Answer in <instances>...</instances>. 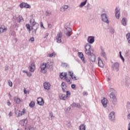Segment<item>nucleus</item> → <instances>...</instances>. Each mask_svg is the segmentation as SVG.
<instances>
[{"mask_svg":"<svg viewBox=\"0 0 130 130\" xmlns=\"http://www.w3.org/2000/svg\"><path fill=\"white\" fill-rule=\"evenodd\" d=\"M32 29V35L36 36L37 29L39 28V23L35 21V19L31 18L29 21Z\"/></svg>","mask_w":130,"mask_h":130,"instance_id":"obj_1","label":"nucleus"},{"mask_svg":"<svg viewBox=\"0 0 130 130\" xmlns=\"http://www.w3.org/2000/svg\"><path fill=\"white\" fill-rule=\"evenodd\" d=\"M102 20L105 23L107 24H109V20H108V18L107 17V15L105 13H103L101 15Z\"/></svg>","mask_w":130,"mask_h":130,"instance_id":"obj_2","label":"nucleus"},{"mask_svg":"<svg viewBox=\"0 0 130 130\" xmlns=\"http://www.w3.org/2000/svg\"><path fill=\"white\" fill-rule=\"evenodd\" d=\"M112 69H113V71H116V72H118L119 71V63L116 62L113 63L112 66Z\"/></svg>","mask_w":130,"mask_h":130,"instance_id":"obj_3","label":"nucleus"},{"mask_svg":"<svg viewBox=\"0 0 130 130\" xmlns=\"http://www.w3.org/2000/svg\"><path fill=\"white\" fill-rule=\"evenodd\" d=\"M41 72L43 74H46V70H45V69L47 68V66H46V63H43L41 66Z\"/></svg>","mask_w":130,"mask_h":130,"instance_id":"obj_4","label":"nucleus"},{"mask_svg":"<svg viewBox=\"0 0 130 130\" xmlns=\"http://www.w3.org/2000/svg\"><path fill=\"white\" fill-rule=\"evenodd\" d=\"M61 37H62V33L60 31L57 34L56 38L57 43H61Z\"/></svg>","mask_w":130,"mask_h":130,"instance_id":"obj_5","label":"nucleus"},{"mask_svg":"<svg viewBox=\"0 0 130 130\" xmlns=\"http://www.w3.org/2000/svg\"><path fill=\"white\" fill-rule=\"evenodd\" d=\"M120 9L119 7H116L115 9V17L118 20L120 18Z\"/></svg>","mask_w":130,"mask_h":130,"instance_id":"obj_6","label":"nucleus"},{"mask_svg":"<svg viewBox=\"0 0 130 130\" xmlns=\"http://www.w3.org/2000/svg\"><path fill=\"white\" fill-rule=\"evenodd\" d=\"M109 119L111 121L115 120V113L114 112H111L109 115Z\"/></svg>","mask_w":130,"mask_h":130,"instance_id":"obj_7","label":"nucleus"},{"mask_svg":"<svg viewBox=\"0 0 130 130\" xmlns=\"http://www.w3.org/2000/svg\"><path fill=\"white\" fill-rule=\"evenodd\" d=\"M101 56H103V57H104L106 60H107L106 53L105 52V51H104V48H103V47H101Z\"/></svg>","mask_w":130,"mask_h":130,"instance_id":"obj_8","label":"nucleus"},{"mask_svg":"<svg viewBox=\"0 0 130 130\" xmlns=\"http://www.w3.org/2000/svg\"><path fill=\"white\" fill-rule=\"evenodd\" d=\"M19 7L21 9H23V8H25L26 9H29L30 6L27 3H22L20 4Z\"/></svg>","mask_w":130,"mask_h":130,"instance_id":"obj_9","label":"nucleus"},{"mask_svg":"<svg viewBox=\"0 0 130 130\" xmlns=\"http://www.w3.org/2000/svg\"><path fill=\"white\" fill-rule=\"evenodd\" d=\"M37 102L38 104H39V105H40L41 106L44 105V101L43 100V99L41 97L38 98L37 99Z\"/></svg>","mask_w":130,"mask_h":130,"instance_id":"obj_10","label":"nucleus"},{"mask_svg":"<svg viewBox=\"0 0 130 130\" xmlns=\"http://www.w3.org/2000/svg\"><path fill=\"white\" fill-rule=\"evenodd\" d=\"M87 41L88 43L92 44V43H94V42L95 41V37L93 36H89L87 39Z\"/></svg>","mask_w":130,"mask_h":130,"instance_id":"obj_11","label":"nucleus"},{"mask_svg":"<svg viewBox=\"0 0 130 130\" xmlns=\"http://www.w3.org/2000/svg\"><path fill=\"white\" fill-rule=\"evenodd\" d=\"M28 123V120L27 118L25 119H22L20 121L19 123L21 124L22 126H26L27 125V123Z\"/></svg>","mask_w":130,"mask_h":130,"instance_id":"obj_12","label":"nucleus"},{"mask_svg":"<svg viewBox=\"0 0 130 130\" xmlns=\"http://www.w3.org/2000/svg\"><path fill=\"white\" fill-rule=\"evenodd\" d=\"M78 56L80 58H81V60L83 63H86V61H85V57L84 56V54H83L82 52H78Z\"/></svg>","mask_w":130,"mask_h":130,"instance_id":"obj_13","label":"nucleus"},{"mask_svg":"<svg viewBox=\"0 0 130 130\" xmlns=\"http://www.w3.org/2000/svg\"><path fill=\"white\" fill-rule=\"evenodd\" d=\"M46 64L47 66V69H52V67L53 66V62L50 60H48Z\"/></svg>","mask_w":130,"mask_h":130,"instance_id":"obj_14","label":"nucleus"},{"mask_svg":"<svg viewBox=\"0 0 130 130\" xmlns=\"http://www.w3.org/2000/svg\"><path fill=\"white\" fill-rule=\"evenodd\" d=\"M102 104L103 105V107L105 108L107 107V103L108 102V100H107L106 98H104L103 100H102Z\"/></svg>","mask_w":130,"mask_h":130,"instance_id":"obj_15","label":"nucleus"},{"mask_svg":"<svg viewBox=\"0 0 130 130\" xmlns=\"http://www.w3.org/2000/svg\"><path fill=\"white\" fill-rule=\"evenodd\" d=\"M44 88L45 90H49L50 89V83L46 82L44 83Z\"/></svg>","mask_w":130,"mask_h":130,"instance_id":"obj_16","label":"nucleus"},{"mask_svg":"<svg viewBox=\"0 0 130 130\" xmlns=\"http://www.w3.org/2000/svg\"><path fill=\"white\" fill-rule=\"evenodd\" d=\"M66 30H67V32L66 33V36L68 37H70L71 36V32H72L73 30H72V28L70 27H65Z\"/></svg>","mask_w":130,"mask_h":130,"instance_id":"obj_17","label":"nucleus"},{"mask_svg":"<svg viewBox=\"0 0 130 130\" xmlns=\"http://www.w3.org/2000/svg\"><path fill=\"white\" fill-rule=\"evenodd\" d=\"M98 66L100 68H104V64L103 63V61H102L100 57H99L98 58Z\"/></svg>","mask_w":130,"mask_h":130,"instance_id":"obj_18","label":"nucleus"},{"mask_svg":"<svg viewBox=\"0 0 130 130\" xmlns=\"http://www.w3.org/2000/svg\"><path fill=\"white\" fill-rule=\"evenodd\" d=\"M8 29L7 27H5V26L2 25L0 27V34L2 33H5V32H7Z\"/></svg>","mask_w":130,"mask_h":130,"instance_id":"obj_19","label":"nucleus"},{"mask_svg":"<svg viewBox=\"0 0 130 130\" xmlns=\"http://www.w3.org/2000/svg\"><path fill=\"white\" fill-rule=\"evenodd\" d=\"M28 69L30 72L33 73L35 71V64L32 63L30 66H29Z\"/></svg>","mask_w":130,"mask_h":130,"instance_id":"obj_20","label":"nucleus"},{"mask_svg":"<svg viewBox=\"0 0 130 130\" xmlns=\"http://www.w3.org/2000/svg\"><path fill=\"white\" fill-rule=\"evenodd\" d=\"M14 99V102H15L16 104H20V103L22 101V100L18 98V96H15Z\"/></svg>","mask_w":130,"mask_h":130,"instance_id":"obj_21","label":"nucleus"},{"mask_svg":"<svg viewBox=\"0 0 130 130\" xmlns=\"http://www.w3.org/2000/svg\"><path fill=\"white\" fill-rule=\"evenodd\" d=\"M61 87L62 88V91L64 93H66V88H67V85H66V83L64 82H62L61 84Z\"/></svg>","mask_w":130,"mask_h":130,"instance_id":"obj_22","label":"nucleus"},{"mask_svg":"<svg viewBox=\"0 0 130 130\" xmlns=\"http://www.w3.org/2000/svg\"><path fill=\"white\" fill-rule=\"evenodd\" d=\"M25 130H34V126L32 125L26 126L25 127Z\"/></svg>","mask_w":130,"mask_h":130,"instance_id":"obj_23","label":"nucleus"},{"mask_svg":"<svg viewBox=\"0 0 130 130\" xmlns=\"http://www.w3.org/2000/svg\"><path fill=\"white\" fill-rule=\"evenodd\" d=\"M67 74L66 73H61L60 74L59 77L60 79L62 80L63 78H64V79H65V78H67Z\"/></svg>","mask_w":130,"mask_h":130,"instance_id":"obj_24","label":"nucleus"},{"mask_svg":"<svg viewBox=\"0 0 130 130\" xmlns=\"http://www.w3.org/2000/svg\"><path fill=\"white\" fill-rule=\"evenodd\" d=\"M90 59L91 61H92V62H95V60H96V56H95V55H94L93 53L92 54L90 55Z\"/></svg>","mask_w":130,"mask_h":130,"instance_id":"obj_25","label":"nucleus"},{"mask_svg":"<svg viewBox=\"0 0 130 130\" xmlns=\"http://www.w3.org/2000/svg\"><path fill=\"white\" fill-rule=\"evenodd\" d=\"M110 98H112L113 100H116V97L115 96V94H114V92H111L110 94Z\"/></svg>","mask_w":130,"mask_h":130,"instance_id":"obj_26","label":"nucleus"},{"mask_svg":"<svg viewBox=\"0 0 130 130\" xmlns=\"http://www.w3.org/2000/svg\"><path fill=\"white\" fill-rule=\"evenodd\" d=\"M59 98L61 100H66L67 99L66 94H62L59 96Z\"/></svg>","mask_w":130,"mask_h":130,"instance_id":"obj_27","label":"nucleus"},{"mask_svg":"<svg viewBox=\"0 0 130 130\" xmlns=\"http://www.w3.org/2000/svg\"><path fill=\"white\" fill-rule=\"evenodd\" d=\"M121 24H123V26H126V19L125 18L123 17L121 20Z\"/></svg>","mask_w":130,"mask_h":130,"instance_id":"obj_28","label":"nucleus"},{"mask_svg":"<svg viewBox=\"0 0 130 130\" xmlns=\"http://www.w3.org/2000/svg\"><path fill=\"white\" fill-rule=\"evenodd\" d=\"M22 21H24V19H23V17L22 16L19 15L18 16V18H17V22L18 23H21Z\"/></svg>","mask_w":130,"mask_h":130,"instance_id":"obj_29","label":"nucleus"},{"mask_svg":"<svg viewBox=\"0 0 130 130\" xmlns=\"http://www.w3.org/2000/svg\"><path fill=\"white\" fill-rule=\"evenodd\" d=\"M80 130H85L86 129V125L82 124L79 126Z\"/></svg>","mask_w":130,"mask_h":130,"instance_id":"obj_30","label":"nucleus"},{"mask_svg":"<svg viewBox=\"0 0 130 130\" xmlns=\"http://www.w3.org/2000/svg\"><path fill=\"white\" fill-rule=\"evenodd\" d=\"M85 50H91V45L87 44L85 45Z\"/></svg>","mask_w":130,"mask_h":130,"instance_id":"obj_31","label":"nucleus"},{"mask_svg":"<svg viewBox=\"0 0 130 130\" xmlns=\"http://www.w3.org/2000/svg\"><path fill=\"white\" fill-rule=\"evenodd\" d=\"M86 4H87V0H85L84 2H82L79 5V8H83V7L86 5Z\"/></svg>","mask_w":130,"mask_h":130,"instance_id":"obj_32","label":"nucleus"},{"mask_svg":"<svg viewBox=\"0 0 130 130\" xmlns=\"http://www.w3.org/2000/svg\"><path fill=\"white\" fill-rule=\"evenodd\" d=\"M29 107H31V108H33L34 106H35V102L34 101H31L29 105Z\"/></svg>","mask_w":130,"mask_h":130,"instance_id":"obj_33","label":"nucleus"},{"mask_svg":"<svg viewBox=\"0 0 130 130\" xmlns=\"http://www.w3.org/2000/svg\"><path fill=\"white\" fill-rule=\"evenodd\" d=\"M64 80H66V82H67V83L68 84H69V85H71V84H72V81L71 80V79H70L69 78H68L67 76H66V78H65L64 79Z\"/></svg>","mask_w":130,"mask_h":130,"instance_id":"obj_34","label":"nucleus"},{"mask_svg":"<svg viewBox=\"0 0 130 130\" xmlns=\"http://www.w3.org/2000/svg\"><path fill=\"white\" fill-rule=\"evenodd\" d=\"M127 40L128 41V43H129L130 44V33L128 32L126 35Z\"/></svg>","mask_w":130,"mask_h":130,"instance_id":"obj_35","label":"nucleus"},{"mask_svg":"<svg viewBox=\"0 0 130 130\" xmlns=\"http://www.w3.org/2000/svg\"><path fill=\"white\" fill-rule=\"evenodd\" d=\"M85 53L87 55H92L93 53H91V50H85Z\"/></svg>","mask_w":130,"mask_h":130,"instance_id":"obj_36","label":"nucleus"},{"mask_svg":"<svg viewBox=\"0 0 130 130\" xmlns=\"http://www.w3.org/2000/svg\"><path fill=\"white\" fill-rule=\"evenodd\" d=\"M25 27H26V29L29 30V32L31 31V25L29 23H27L25 25Z\"/></svg>","mask_w":130,"mask_h":130,"instance_id":"obj_37","label":"nucleus"},{"mask_svg":"<svg viewBox=\"0 0 130 130\" xmlns=\"http://www.w3.org/2000/svg\"><path fill=\"white\" fill-rule=\"evenodd\" d=\"M52 13H51V11H46V16H51Z\"/></svg>","mask_w":130,"mask_h":130,"instance_id":"obj_38","label":"nucleus"},{"mask_svg":"<svg viewBox=\"0 0 130 130\" xmlns=\"http://www.w3.org/2000/svg\"><path fill=\"white\" fill-rule=\"evenodd\" d=\"M55 53L53 52L51 54H48L47 56H49V57H52V56L55 57Z\"/></svg>","mask_w":130,"mask_h":130,"instance_id":"obj_39","label":"nucleus"},{"mask_svg":"<svg viewBox=\"0 0 130 130\" xmlns=\"http://www.w3.org/2000/svg\"><path fill=\"white\" fill-rule=\"evenodd\" d=\"M66 97L68 99V97H70V96H71V92L69 91H66Z\"/></svg>","mask_w":130,"mask_h":130,"instance_id":"obj_40","label":"nucleus"},{"mask_svg":"<svg viewBox=\"0 0 130 130\" xmlns=\"http://www.w3.org/2000/svg\"><path fill=\"white\" fill-rule=\"evenodd\" d=\"M119 56L121 59H122V61H124V58H123V56H122V55H121V51L119 52Z\"/></svg>","mask_w":130,"mask_h":130,"instance_id":"obj_41","label":"nucleus"},{"mask_svg":"<svg viewBox=\"0 0 130 130\" xmlns=\"http://www.w3.org/2000/svg\"><path fill=\"white\" fill-rule=\"evenodd\" d=\"M69 66V64L67 63H61V67L63 68H64V67H68Z\"/></svg>","mask_w":130,"mask_h":130,"instance_id":"obj_42","label":"nucleus"},{"mask_svg":"<svg viewBox=\"0 0 130 130\" xmlns=\"http://www.w3.org/2000/svg\"><path fill=\"white\" fill-rule=\"evenodd\" d=\"M68 75H69V76L72 77L73 76H74V73L71 71H69Z\"/></svg>","mask_w":130,"mask_h":130,"instance_id":"obj_43","label":"nucleus"},{"mask_svg":"<svg viewBox=\"0 0 130 130\" xmlns=\"http://www.w3.org/2000/svg\"><path fill=\"white\" fill-rule=\"evenodd\" d=\"M29 41L30 42H31V43H33V42H34V41H35V39H34V37H32V38H31L29 39Z\"/></svg>","mask_w":130,"mask_h":130,"instance_id":"obj_44","label":"nucleus"},{"mask_svg":"<svg viewBox=\"0 0 130 130\" xmlns=\"http://www.w3.org/2000/svg\"><path fill=\"white\" fill-rule=\"evenodd\" d=\"M76 107L77 108H79V109H81V108H82V106L80 104H76Z\"/></svg>","mask_w":130,"mask_h":130,"instance_id":"obj_45","label":"nucleus"},{"mask_svg":"<svg viewBox=\"0 0 130 130\" xmlns=\"http://www.w3.org/2000/svg\"><path fill=\"white\" fill-rule=\"evenodd\" d=\"M12 36H13V37H16V32L14 31H12L11 32Z\"/></svg>","mask_w":130,"mask_h":130,"instance_id":"obj_46","label":"nucleus"},{"mask_svg":"<svg viewBox=\"0 0 130 130\" xmlns=\"http://www.w3.org/2000/svg\"><path fill=\"white\" fill-rule=\"evenodd\" d=\"M63 10H64V11H65V10H68V9H69V6H68V5H64V6H63Z\"/></svg>","mask_w":130,"mask_h":130,"instance_id":"obj_47","label":"nucleus"},{"mask_svg":"<svg viewBox=\"0 0 130 130\" xmlns=\"http://www.w3.org/2000/svg\"><path fill=\"white\" fill-rule=\"evenodd\" d=\"M8 85H9V86H10V87H12V86H13V82H12V81H9Z\"/></svg>","mask_w":130,"mask_h":130,"instance_id":"obj_48","label":"nucleus"},{"mask_svg":"<svg viewBox=\"0 0 130 130\" xmlns=\"http://www.w3.org/2000/svg\"><path fill=\"white\" fill-rule=\"evenodd\" d=\"M72 79L74 80V81H77L78 79H77V77L76 76H74V75L71 77Z\"/></svg>","mask_w":130,"mask_h":130,"instance_id":"obj_49","label":"nucleus"},{"mask_svg":"<svg viewBox=\"0 0 130 130\" xmlns=\"http://www.w3.org/2000/svg\"><path fill=\"white\" fill-rule=\"evenodd\" d=\"M86 8H87V10H91V5L87 4Z\"/></svg>","mask_w":130,"mask_h":130,"instance_id":"obj_50","label":"nucleus"},{"mask_svg":"<svg viewBox=\"0 0 130 130\" xmlns=\"http://www.w3.org/2000/svg\"><path fill=\"white\" fill-rule=\"evenodd\" d=\"M22 115H23V113L22 112V111H19L18 112V116H22Z\"/></svg>","mask_w":130,"mask_h":130,"instance_id":"obj_51","label":"nucleus"},{"mask_svg":"<svg viewBox=\"0 0 130 130\" xmlns=\"http://www.w3.org/2000/svg\"><path fill=\"white\" fill-rule=\"evenodd\" d=\"M72 107H77V104L75 103H73L72 105H71Z\"/></svg>","mask_w":130,"mask_h":130,"instance_id":"obj_52","label":"nucleus"},{"mask_svg":"<svg viewBox=\"0 0 130 130\" xmlns=\"http://www.w3.org/2000/svg\"><path fill=\"white\" fill-rule=\"evenodd\" d=\"M41 27L43 28V29H45L44 26H43V23L42 22H40Z\"/></svg>","mask_w":130,"mask_h":130,"instance_id":"obj_53","label":"nucleus"},{"mask_svg":"<svg viewBox=\"0 0 130 130\" xmlns=\"http://www.w3.org/2000/svg\"><path fill=\"white\" fill-rule=\"evenodd\" d=\"M83 96H87V95H88V92L87 91H83Z\"/></svg>","mask_w":130,"mask_h":130,"instance_id":"obj_54","label":"nucleus"},{"mask_svg":"<svg viewBox=\"0 0 130 130\" xmlns=\"http://www.w3.org/2000/svg\"><path fill=\"white\" fill-rule=\"evenodd\" d=\"M26 75L27 77H31L32 76V74L30 73V72H27V73H26Z\"/></svg>","mask_w":130,"mask_h":130,"instance_id":"obj_55","label":"nucleus"},{"mask_svg":"<svg viewBox=\"0 0 130 130\" xmlns=\"http://www.w3.org/2000/svg\"><path fill=\"white\" fill-rule=\"evenodd\" d=\"M110 32L112 34H113L114 33V29L113 28H111L110 29Z\"/></svg>","mask_w":130,"mask_h":130,"instance_id":"obj_56","label":"nucleus"},{"mask_svg":"<svg viewBox=\"0 0 130 130\" xmlns=\"http://www.w3.org/2000/svg\"><path fill=\"white\" fill-rule=\"evenodd\" d=\"M22 112L23 114H25L26 113V109H23Z\"/></svg>","mask_w":130,"mask_h":130,"instance_id":"obj_57","label":"nucleus"},{"mask_svg":"<svg viewBox=\"0 0 130 130\" xmlns=\"http://www.w3.org/2000/svg\"><path fill=\"white\" fill-rule=\"evenodd\" d=\"M71 87L72 89H75L76 88V85L75 84L71 85Z\"/></svg>","mask_w":130,"mask_h":130,"instance_id":"obj_58","label":"nucleus"},{"mask_svg":"<svg viewBox=\"0 0 130 130\" xmlns=\"http://www.w3.org/2000/svg\"><path fill=\"white\" fill-rule=\"evenodd\" d=\"M48 35H49V34L46 33L44 38H47V37H48Z\"/></svg>","mask_w":130,"mask_h":130,"instance_id":"obj_59","label":"nucleus"},{"mask_svg":"<svg viewBox=\"0 0 130 130\" xmlns=\"http://www.w3.org/2000/svg\"><path fill=\"white\" fill-rule=\"evenodd\" d=\"M23 92L24 94H27V93H28V91H27V90L25 88L24 89Z\"/></svg>","mask_w":130,"mask_h":130,"instance_id":"obj_60","label":"nucleus"},{"mask_svg":"<svg viewBox=\"0 0 130 130\" xmlns=\"http://www.w3.org/2000/svg\"><path fill=\"white\" fill-rule=\"evenodd\" d=\"M48 28H52V25H51V24H48Z\"/></svg>","mask_w":130,"mask_h":130,"instance_id":"obj_61","label":"nucleus"},{"mask_svg":"<svg viewBox=\"0 0 130 130\" xmlns=\"http://www.w3.org/2000/svg\"><path fill=\"white\" fill-rule=\"evenodd\" d=\"M12 114H13V113H12V112H10V113L9 114V116L10 117H11V116H12Z\"/></svg>","mask_w":130,"mask_h":130,"instance_id":"obj_62","label":"nucleus"},{"mask_svg":"<svg viewBox=\"0 0 130 130\" xmlns=\"http://www.w3.org/2000/svg\"><path fill=\"white\" fill-rule=\"evenodd\" d=\"M128 130H130V122L129 123L128 125Z\"/></svg>","mask_w":130,"mask_h":130,"instance_id":"obj_63","label":"nucleus"},{"mask_svg":"<svg viewBox=\"0 0 130 130\" xmlns=\"http://www.w3.org/2000/svg\"><path fill=\"white\" fill-rule=\"evenodd\" d=\"M127 119H130V114H128L127 115Z\"/></svg>","mask_w":130,"mask_h":130,"instance_id":"obj_64","label":"nucleus"}]
</instances>
